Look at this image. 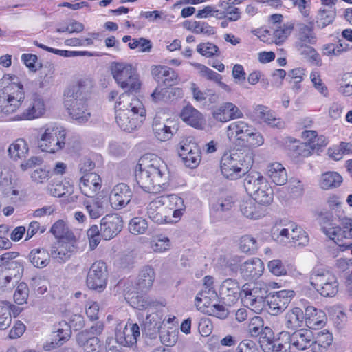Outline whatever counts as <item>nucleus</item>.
I'll return each instance as SVG.
<instances>
[{
  "mask_svg": "<svg viewBox=\"0 0 352 352\" xmlns=\"http://www.w3.org/2000/svg\"><path fill=\"white\" fill-rule=\"evenodd\" d=\"M10 92L0 96V118H4L14 113L21 105L25 98V90L21 83H12Z\"/></svg>",
  "mask_w": 352,
  "mask_h": 352,
  "instance_id": "nucleus-8",
  "label": "nucleus"
},
{
  "mask_svg": "<svg viewBox=\"0 0 352 352\" xmlns=\"http://www.w3.org/2000/svg\"><path fill=\"white\" fill-rule=\"evenodd\" d=\"M50 254L43 248L33 249L29 254L31 263L37 268L46 267L50 261Z\"/></svg>",
  "mask_w": 352,
  "mask_h": 352,
  "instance_id": "nucleus-36",
  "label": "nucleus"
},
{
  "mask_svg": "<svg viewBox=\"0 0 352 352\" xmlns=\"http://www.w3.org/2000/svg\"><path fill=\"white\" fill-rule=\"evenodd\" d=\"M179 155L186 166L196 168L201 161V152L198 145L192 141L187 140L181 143Z\"/></svg>",
  "mask_w": 352,
  "mask_h": 352,
  "instance_id": "nucleus-12",
  "label": "nucleus"
},
{
  "mask_svg": "<svg viewBox=\"0 0 352 352\" xmlns=\"http://www.w3.org/2000/svg\"><path fill=\"white\" fill-rule=\"evenodd\" d=\"M274 29V39L276 44H280L284 42L294 29V25L292 23H285L277 27H272Z\"/></svg>",
  "mask_w": 352,
  "mask_h": 352,
  "instance_id": "nucleus-48",
  "label": "nucleus"
},
{
  "mask_svg": "<svg viewBox=\"0 0 352 352\" xmlns=\"http://www.w3.org/2000/svg\"><path fill=\"white\" fill-rule=\"evenodd\" d=\"M123 228V221L116 214H108L100 221V234L105 240H110L117 236Z\"/></svg>",
  "mask_w": 352,
  "mask_h": 352,
  "instance_id": "nucleus-14",
  "label": "nucleus"
},
{
  "mask_svg": "<svg viewBox=\"0 0 352 352\" xmlns=\"http://www.w3.org/2000/svg\"><path fill=\"white\" fill-rule=\"evenodd\" d=\"M140 336L139 325L136 323H130L126 324L122 331L116 333V339L123 346H133L136 344Z\"/></svg>",
  "mask_w": 352,
  "mask_h": 352,
  "instance_id": "nucleus-23",
  "label": "nucleus"
},
{
  "mask_svg": "<svg viewBox=\"0 0 352 352\" xmlns=\"http://www.w3.org/2000/svg\"><path fill=\"white\" fill-rule=\"evenodd\" d=\"M155 276V271L152 267L148 265L143 267L136 283L137 289L142 292L148 290L153 285Z\"/></svg>",
  "mask_w": 352,
  "mask_h": 352,
  "instance_id": "nucleus-31",
  "label": "nucleus"
},
{
  "mask_svg": "<svg viewBox=\"0 0 352 352\" xmlns=\"http://www.w3.org/2000/svg\"><path fill=\"white\" fill-rule=\"evenodd\" d=\"M336 18V9L333 7H322L318 12L316 23L319 28H324L332 23Z\"/></svg>",
  "mask_w": 352,
  "mask_h": 352,
  "instance_id": "nucleus-41",
  "label": "nucleus"
},
{
  "mask_svg": "<svg viewBox=\"0 0 352 352\" xmlns=\"http://www.w3.org/2000/svg\"><path fill=\"white\" fill-rule=\"evenodd\" d=\"M83 201V206L91 219L99 218L104 213V201L98 198H92Z\"/></svg>",
  "mask_w": 352,
  "mask_h": 352,
  "instance_id": "nucleus-39",
  "label": "nucleus"
},
{
  "mask_svg": "<svg viewBox=\"0 0 352 352\" xmlns=\"http://www.w3.org/2000/svg\"><path fill=\"white\" fill-rule=\"evenodd\" d=\"M161 210L162 208H158L156 202H151L148 207L147 214L153 221L161 224L166 221Z\"/></svg>",
  "mask_w": 352,
  "mask_h": 352,
  "instance_id": "nucleus-56",
  "label": "nucleus"
},
{
  "mask_svg": "<svg viewBox=\"0 0 352 352\" xmlns=\"http://www.w3.org/2000/svg\"><path fill=\"white\" fill-rule=\"evenodd\" d=\"M160 327V322L155 319L154 316L147 315L142 324V331L149 338H154L159 331Z\"/></svg>",
  "mask_w": 352,
  "mask_h": 352,
  "instance_id": "nucleus-47",
  "label": "nucleus"
},
{
  "mask_svg": "<svg viewBox=\"0 0 352 352\" xmlns=\"http://www.w3.org/2000/svg\"><path fill=\"white\" fill-rule=\"evenodd\" d=\"M193 65L199 69V74L208 80H214L216 82L221 80L222 78V76L219 74L215 72L214 71L204 65L200 63H195Z\"/></svg>",
  "mask_w": 352,
  "mask_h": 352,
  "instance_id": "nucleus-55",
  "label": "nucleus"
},
{
  "mask_svg": "<svg viewBox=\"0 0 352 352\" xmlns=\"http://www.w3.org/2000/svg\"><path fill=\"white\" fill-rule=\"evenodd\" d=\"M111 71L116 82L126 92H136L140 89L138 74L131 65L115 63L111 65Z\"/></svg>",
  "mask_w": 352,
  "mask_h": 352,
  "instance_id": "nucleus-5",
  "label": "nucleus"
},
{
  "mask_svg": "<svg viewBox=\"0 0 352 352\" xmlns=\"http://www.w3.org/2000/svg\"><path fill=\"white\" fill-rule=\"evenodd\" d=\"M135 179L145 192L157 194L166 189L169 171L166 163L159 157L148 154L140 158L135 170Z\"/></svg>",
  "mask_w": 352,
  "mask_h": 352,
  "instance_id": "nucleus-1",
  "label": "nucleus"
},
{
  "mask_svg": "<svg viewBox=\"0 0 352 352\" xmlns=\"http://www.w3.org/2000/svg\"><path fill=\"white\" fill-rule=\"evenodd\" d=\"M294 296L293 290H280L275 292L267 300L268 312L276 316L283 312L291 302Z\"/></svg>",
  "mask_w": 352,
  "mask_h": 352,
  "instance_id": "nucleus-16",
  "label": "nucleus"
},
{
  "mask_svg": "<svg viewBox=\"0 0 352 352\" xmlns=\"http://www.w3.org/2000/svg\"><path fill=\"white\" fill-rule=\"evenodd\" d=\"M274 342L275 340L274 339L272 330L270 327H265L261 335L259 336L258 342L261 349L264 352H274Z\"/></svg>",
  "mask_w": 352,
  "mask_h": 352,
  "instance_id": "nucleus-45",
  "label": "nucleus"
},
{
  "mask_svg": "<svg viewBox=\"0 0 352 352\" xmlns=\"http://www.w3.org/2000/svg\"><path fill=\"white\" fill-rule=\"evenodd\" d=\"M32 180L36 184H43L50 178V171L42 168H38L31 173Z\"/></svg>",
  "mask_w": 352,
  "mask_h": 352,
  "instance_id": "nucleus-62",
  "label": "nucleus"
},
{
  "mask_svg": "<svg viewBox=\"0 0 352 352\" xmlns=\"http://www.w3.org/2000/svg\"><path fill=\"white\" fill-rule=\"evenodd\" d=\"M197 50L204 56L212 57L214 55H217L219 47L211 43H202L197 45Z\"/></svg>",
  "mask_w": 352,
  "mask_h": 352,
  "instance_id": "nucleus-60",
  "label": "nucleus"
},
{
  "mask_svg": "<svg viewBox=\"0 0 352 352\" xmlns=\"http://www.w3.org/2000/svg\"><path fill=\"white\" fill-rule=\"evenodd\" d=\"M219 294L228 304L235 303L241 294L238 281L232 278L223 280L219 288Z\"/></svg>",
  "mask_w": 352,
  "mask_h": 352,
  "instance_id": "nucleus-22",
  "label": "nucleus"
},
{
  "mask_svg": "<svg viewBox=\"0 0 352 352\" xmlns=\"http://www.w3.org/2000/svg\"><path fill=\"white\" fill-rule=\"evenodd\" d=\"M41 132L38 146L42 151L55 153L65 148L67 131L63 126L50 123L42 127Z\"/></svg>",
  "mask_w": 352,
  "mask_h": 352,
  "instance_id": "nucleus-4",
  "label": "nucleus"
},
{
  "mask_svg": "<svg viewBox=\"0 0 352 352\" xmlns=\"http://www.w3.org/2000/svg\"><path fill=\"white\" fill-rule=\"evenodd\" d=\"M170 208L173 210V217L180 218L186 210L184 199L177 195H170L168 197Z\"/></svg>",
  "mask_w": 352,
  "mask_h": 352,
  "instance_id": "nucleus-49",
  "label": "nucleus"
},
{
  "mask_svg": "<svg viewBox=\"0 0 352 352\" xmlns=\"http://www.w3.org/2000/svg\"><path fill=\"white\" fill-rule=\"evenodd\" d=\"M28 152V145L23 139H17L8 148L9 155L14 160L25 159Z\"/></svg>",
  "mask_w": 352,
  "mask_h": 352,
  "instance_id": "nucleus-40",
  "label": "nucleus"
},
{
  "mask_svg": "<svg viewBox=\"0 0 352 352\" xmlns=\"http://www.w3.org/2000/svg\"><path fill=\"white\" fill-rule=\"evenodd\" d=\"M233 203L231 197L219 199L215 203L212 204L210 209V214L216 217H220L222 212L232 208Z\"/></svg>",
  "mask_w": 352,
  "mask_h": 352,
  "instance_id": "nucleus-46",
  "label": "nucleus"
},
{
  "mask_svg": "<svg viewBox=\"0 0 352 352\" xmlns=\"http://www.w3.org/2000/svg\"><path fill=\"white\" fill-rule=\"evenodd\" d=\"M50 232L57 239H64L66 241H76L74 233L63 221L59 220L54 223Z\"/></svg>",
  "mask_w": 352,
  "mask_h": 352,
  "instance_id": "nucleus-34",
  "label": "nucleus"
},
{
  "mask_svg": "<svg viewBox=\"0 0 352 352\" xmlns=\"http://www.w3.org/2000/svg\"><path fill=\"white\" fill-rule=\"evenodd\" d=\"M316 342L319 343L320 346H329L331 344L333 341L332 334L327 330H323L318 332L316 336H314Z\"/></svg>",
  "mask_w": 352,
  "mask_h": 352,
  "instance_id": "nucleus-64",
  "label": "nucleus"
},
{
  "mask_svg": "<svg viewBox=\"0 0 352 352\" xmlns=\"http://www.w3.org/2000/svg\"><path fill=\"white\" fill-rule=\"evenodd\" d=\"M319 222L323 232L331 240L336 243H338L342 240L344 232L342 231L340 227L333 223L331 214L327 213L320 214Z\"/></svg>",
  "mask_w": 352,
  "mask_h": 352,
  "instance_id": "nucleus-20",
  "label": "nucleus"
},
{
  "mask_svg": "<svg viewBox=\"0 0 352 352\" xmlns=\"http://www.w3.org/2000/svg\"><path fill=\"white\" fill-rule=\"evenodd\" d=\"M263 320L260 316H254L248 324V331L252 336H260L264 330Z\"/></svg>",
  "mask_w": 352,
  "mask_h": 352,
  "instance_id": "nucleus-54",
  "label": "nucleus"
},
{
  "mask_svg": "<svg viewBox=\"0 0 352 352\" xmlns=\"http://www.w3.org/2000/svg\"><path fill=\"white\" fill-rule=\"evenodd\" d=\"M28 107L17 116V120H32L43 116L46 110L45 101L41 96L34 93L28 101Z\"/></svg>",
  "mask_w": 352,
  "mask_h": 352,
  "instance_id": "nucleus-11",
  "label": "nucleus"
},
{
  "mask_svg": "<svg viewBox=\"0 0 352 352\" xmlns=\"http://www.w3.org/2000/svg\"><path fill=\"white\" fill-rule=\"evenodd\" d=\"M266 175L276 185H284L287 181V173L284 166L279 162H272L267 164Z\"/></svg>",
  "mask_w": 352,
  "mask_h": 352,
  "instance_id": "nucleus-27",
  "label": "nucleus"
},
{
  "mask_svg": "<svg viewBox=\"0 0 352 352\" xmlns=\"http://www.w3.org/2000/svg\"><path fill=\"white\" fill-rule=\"evenodd\" d=\"M147 229V221L142 217H134L130 221L129 224V232L135 235L143 234Z\"/></svg>",
  "mask_w": 352,
  "mask_h": 352,
  "instance_id": "nucleus-50",
  "label": "nucleus"
},
{
  "mask_svg": "<svg viewBox=\"0 0 352 352\" xmlns=\"http://www.w3.org/2000/svg\"><path fill=\"white\" fill-rule=\"evenodd\" d=\"M94 86L92 79L89 76L80 78L75 84L70 86L65 91V98L88 100Z\"/></svg>",
  "mask_w": 352,
  "mask_h": 352,
  "instance_id": "nucleus-13",
  "label": "nucleus"
},
{
  "mask_svg": "<svg viewBox=\"0 0 352 352\" xmlns=\"http://www.w3.org/2000/svg\"><path fill=\"white\" fill-rule=\"evenodd\" d=\"M107 278L106 264L96 261L91 265L88 272L86 283L89 289L101 292L106 288Z\"/></svg>",
  "mask_w": 352,
  "mask_h": 352,
  "instance_id": "nucleus-9",
  "label": "nucleus"
},
{
  "mask_svg": "<svg viewBox=\"0 0 352 352\" xmlns=\"http://www.w3.org/2000/svg\"><path fill=\"white\" fill-rule=\"evenodd\" d=\"M267 287L261 283L245 284L241 288L243 304L255 313H260L265 306Z\"/></svg>",
  "mask_w": 352,
  "mask_h": 352,
  "instance_id": "nucleus-7",
  "label": "nucleus"
},
{
  "mask_svg": "<svg viewBox=\"0 0 352 352\" xmlns=\"http://www.w3.org/2000/svg\"><path fill=\"white\" fill-rule=\"evenodd\" d=\"M267 267L269 271L275 276H284L287 274L285 266L280 259H274L269 261Z\"/></svg>",
  "mask_w": 352,
  "mask_h": 352,
  "instance_id": "nucleus-58",
  "label": "nucleus"
},
{
  "mask_svg": "<svg viewBox=\"0 0 352 352\" xmlns=\"http://www.w3.org/2000/svg\"><path fill=\"white\" fill-rule=\"evenodd\" d=\"M29 296V288L25 283L18 284L14 294V300L18 305H23L27 302Z\"/></svg>",
  "mask_w": 352,
  "mask_h": 352,
  "instance_id": "nucleus-52",
  "label": "nucleus"
},
{
  "mask_svg": "<svg viewBox=\"0 0 352 352\" xmlns=\"http://www.w3.org/2000/svg\"><path fill=\"white\" fill-rule=\"evenodd\" d=\"M290 333L287 331H283L280 333L278 339L275 340L274 343V352H289L292 347L290 344Z\"/></svg>",
  "mask_w": 352,
  "mask_h": 352,
  "instance_id": "nucleus-51",
  "label": "nucleus"
},
{
  "mask_svg": "<svg viewBox=\"0 0 352 352\" xmlns=\"http://www.w3.org/2000/svg\"><path fill=\"white\" fill-rule=\"evenodd\" d=\"M253 164V154L250 151H233L225 153L221 160V171L229 179L240 178L248 172Z\"/></svg>",
  "mask_w": 352,
  "mask_h": 352,
  "instance_id": "nucleus-3",
  "label": "nucleus"
},
{
  "mask_svg": "<svg viewBox=\"0 0 352 352\" xmlns=\"http://www.w3.org/2000/svg\"><path fill=\"white\" fill-rule=\"evenodd\" d=\"M6 269L14 276V282H18L24 271L23 261L20 259H15L13 262L10 263Z\"/></svg>",
  "mask_w": 352,
  "mask_h": 352,
  "instance_id": "nucleus-57",
  "label": "nucleus"
},
{
  "mask_svg": "<svg viewBox=\"0 0 352 352\" xmlns=\"http://www.w3.org/2000/svg\"><path fill=\"white\" fill-rule=\"evenodd\" d=\"M342 182V177L336 172H327L321 175L320 186L322 189L337 188Z\"/></svg>",
  "mask_w": 352,
  "mask_h": 352,
  "instance_id": "nucleus-43",
  "label": "nucleus"
},
{
  "mask_svg": "<svg viewBox=\"0 0 352 352\" xmlns=\"http://www.w3.org/2000/svg\"><path fill=\"white\" fill-rule=\"evenodd\" d=\"M212 117L217 122H226L234 119L242 118L243 113L232 102H223L212 111Z\"/></svg>",
  "mask_w": 352,
  "mask_h": 352,
  "instance_id": "nucleus-17",
  "label": "nucleus"
},
{
  "mask_svg": "<svg viewBox=\"0 0 352 352\" xmlns=\"http://www.w3.org/2000/svg\"><path fill=\"white\" fill-rule=\"evenodd\" d=\"M60 327H55L56 331L54 332V337L57 338L59 342H64L70 336V329L66 322L59 323Z\"/></svg>",
  "mask_w": 352,
  "mask_h": 352,
  "instance_id": "nucleus-63",
  "label": "nucleus"
},
{
  "mask_svg": "<svg viewBox=\"0 0 352 352\" xmlns=\"http://www.w3.org/2000/svg\"><path fill=\"white\" fill-rule=\"evenodd\" d=\"M79 345L84 346L85 352H100V341L96 336L87 337L86 332H80L76 336Z\"/></svg>",
  "mask_w": 352,
  "mask_h": 352,
  "instance_id": "nucleus-33",
  "label": "nucleus"
},
{
  "mask_svg": "<svg viewBox=\"0 0 352 352\" xmlns=\"http://www.w3.org/2000/svg\"><path fill=\"white\" fill-rule=\"evenodd\" d=\"M102 181L96 173H87L80 178V189L88 197H93L101 188Z\"/></svg>",
  "mask_w": 352,
  "mask_h": 352,
  "instance_id": "nucleus-21",
  "label": "nucleus"
},
{
  "mask_svg": "<svg viewBox=\"0 0 352 352\" xmlns=\"http://www.w3.org/2000/svg\"><path fill=\"white\" fill-rule=\"evenodd\" d=\"M76 241H60L57 247L51 250L50 256L59 263H64L69 260L76 251Z\"/></svg>",
  "mask_w": 352,
  "mask_h": 352,
  "instance_id": "nucleus-25",
  "label": "nucleus"
},
{
  "mask_svg": "<svg viewBox=\"0 0 352 352\" xmlns=\"http://www.w3.org/2000/svg\"><path fill=\"white\" fill-rule=\"evenodd\" d=\"M240 210L245 217L250 219H258L263 215L260 206L252 199L243 201L240 205Z\"/></svg>",
  "mask_w": 352,
  "mask_h": 352,
  "instance_id": "nucleus-38",
  "label": "nucleus"
},
{
  "mask_svg": "<svg viewBox=\"0 0 352 352\" xmlns=\"http://www.w3.org/2000/svg\"><path fill=\"white\" fill-rule=\"evenodd\" d=\"M289 340L292 347L305 350L311 346L314 335L311 331L302 329L290 334Z\"/></svg>",
  "mask_w": 352,
  "mask_h": 352,
  "instance_id": "nucleus-26",
  "label": "nucleus"
},
{
  "mask_svg": "<svg viewBox=\"0 0 352 352\" xmlns=\"http://www.w3.org/2000/svg\"><path fill=\"white\" fill-rule=\"evenodd\" d=\"M310 283L325 297L334 296L338 291L339 284L336 275L325 268H314L310 275Z\"/></svg>",
  "mask_w": 352,
  "mask_h": 352,
  "instance_id": "nucleus-6",
  "label": "nucleus"
},
{
  "mask_svg": "<svg viewBox=\"0 0 352 352\" xmlns=\"http://www.w3.org/2000/svg\"><path fill=\"white\" fill-rule=\"evenodd\" d=\"M264 143V139L259 132L252 127L251 131L245 141L243 146L257 147Z\"/></svg>",
  "mask_w": 352,
  "mask_h": 352,
  "instance_id": "nucleus-59",
  "label": "nucleus"
},
{
  "mask_svg": "<svg viewBox=\"0 0 352 352\" xmlns=\"http://www.w3.org/2000/svg\"><path fill=\"white\" fill-rule=\"evenodd\" d=\"M16 307L8 301L0 302V330H5L12 323L10 310Z\"/></svg>",
  "mask_w": 352,
  "mask_h": 352,
  "instance_id": "nucleus-44",
  "label": "nucleus"
},
{
  "mask_svg": "<svg viewBox=\"0 0 352 352\" xmlns=\"http://www.w3.org/2000/svg\"><path fill=\"white\" fill-rule=\"evenodd\" d=\"M298 32V41L296 43H305L314 44L316 42V38L314 32L312 23L307 25L304 23H298L296 26Z\"/></svg>",
  "mask_w": 352,
  "mask_h": 352,
  "instance_id": "nucleus-42",
  "label": "nucleus"
},
{
  "mask_svg": "<svg viewBox=\"0 0 352 352\" xmlns=\"http://www.w3.org/2000/svg\"><path fill=\"white\" fill-rule=\"evenodd\" d=\"M304 314L305 322L309 328H318L324 325L326 316L323 311L309 306L306 307Z\"/></svg>",
  "mask_w": 352,
  "mask_h": 352,
  "instance_id": "nucleus-28",
  "label": "nucleus"
},
{
  "mask_svg": "<svg viewBox=\"0 0 352 352\" xmlns=\"http://www.w3.org/2000/svg\"><path fill=\"white\" fill-rule=\"evenodd\" d=\"M264 265L258 258H250L240 265L239 272L245 280H253L258 278L263 274Z\"/></svg>",
  "mask_w": 352,
  "mask_h": 352,
  "instance_id": "nucleus-19",
  "label": "nucleus"
},
{
  "mask_svg": "<svg viewBox=\"0 0 352 352\" xmlns=\"http://www.w3.org/2000/svg\"><path fill=\"white\" fill-rule=\"evenodd\" d=\"M172 121L167 120L166 122H162L160 119L155 117L153 122V131L155 138L160 141H166L170 140L173 131L172 126L169 125Z\"/></svg>",
  "mask_w": 352,
  "mask_h": 352,
  "instance_id": "nucleus-32",
  "label": "nucleus"
},
{
  "mask_svg": "<svg viewBox=\"0 0 352 352\" xmlns=\"http://www.w3.org/2000/svg\"><path fill=\"white\" fill-rule=\"evenodd\" d=\"M239 248L245 253L254 254L257 249L256 241L251 236H243L240 239Z\"/></svg>",
  "mask_w": 352,
  "mask_h": 352,
  "instance_id": "nucleus-53",
  "label": "nucleus"
},
{
  "mask_svg": "<svg viewBox=\"0 0 352 352\" xmlns=\"http://www.w3.org/2000/svg\"><path fill=\"white\" fill-rule=\"evenodd\" d=\"M180 118L187 124L197 129H203L204 127L205 120L203 115L192 106L184 107Z\"/></svg>",
  "mask_w": 352,
  "mask_h": 352,
  "instance_id": "nucleus-24",
  "label": "nucleus"
},
{
  "mask_svg": "<svg viewBox=\"0 0 352 352\" xmlns=\"http://www.w3.org/2000/svg\"><path fill=\"white\" fill-rule=\"evenodd\" d=\"M303 311L299 307H294L285 315V325L287 329L294 330L301 327L305 322Z\"/></svg>",
  "mask_w": 352,
  "mask_h": 352,
  "instance_id": "nucleus-30",
  "label": "nucleus"
},
{
  "mask_svg": "<svg viewBox=\"0 0 352 352\" xmlns=\"http://www.w3.org/2000/svg\"><path fill=\"white\" fill-rule=\"evenodd\" d=\"M152 74L158 80H162L167 87H172L178 82L177 74L171 68L157 66L152 70Z\"/></svg>",
  "mask_w": 352,
  "mask_h": 352,
  "instance_id": "nucleus-29",
  "label": "nucleus"
},
{
  "mask_svg": "<svg viewBox=\"0 0 352 352\" xmlns=\"http://www.w3.org/2000/svg\"><path fill=\"white\" fill-rule=\"evenodd\" d=\"M64 106L69 116L78 123L86 122L91 116L87 100L65 98Z\"/></svg>",
  "mask_w": 352,
  "mask_h": 352,
  "instance_id": "nucleus-10",
  "label": "nucleus"
},
{
  "mask_svg": "<svg viewBox=\"0 0 352 352\" xmlns=\"http://www.w3.org/2000/svg\"><path fill=\"white\" fill-rule=\"evenodd\" d=\"M115 108L116 121L120 128L125 131L131 132L140 126L146 116L142 102L131 93L122 94Z\"/></svg>",
  "mask_w": 352,
  "mask_h": 352,
  "instance_id": "nucleus-2",
  "label": "nucleus"
},
{
  "mask_svg": "<svg viewBox=\"0 0 352 352\" xmlns=\"http://www.w3.org/2000/svg\"><path fill=\"white\" fill-rule=\"evenodd\" d=\"M195 34H205L211 35L214 34V29L205 22L194 21L189 28Z\"/></svg>",
  "mask_w": 352,
  "mask_h": 352,
  "instance_id": "nucleus-61",
  "label": "nucleus"
},
{
  "mask_svg": "<svg viewBox=\"0 0 352 352\" xmlns=\"http://www.w3.org/2000/svg\"><path fill=\"white\" fill-rule=\"evenodd\" d=\"M252 126L244 121H236L230 123L227 128L226 134L230 141L244 145L245 141L251 131Z\"/></svg>",
  "mask_w": 352,
  "mask_h": 352,
  "instance_id": "nucleus-18",
  "label": "nucleus"
},
{
  "mask_svg": "<svg viewBox=\"0 0 352 352\" xmlns=\"http://www.w3.org/2000/svg\"><path fill=\"white\" fill-rule=\"evenodd\" d=\"M262 180H266V179L260 173L256 171L249 173L243 182V186L247 192L251 195L256 192L263 183Z\"/></svg>",
  "mask_w": 352,
  "mask_h": 352,
  "instance_id": "nucleus-37",
  "label": "nucleus"
},
{
  "mask_svg": "<svg viewBox=\"0 0 352 352\" xmlns=\"http://www.w3.org/2000/svg\"><path fill=\"white\" fill-rule=\"evenodd\" d=\"M263 183L256 192L251 195L254 199L258 204L267 205L273 200V192L267 180H262Z\"/></svg>",
  "mask_w": 352,
  "mask_h": 352,
  "instance_id": "nucleus-35",
  "label": "nucleus"
},
{
  "mask_svg": "<svg viewBox=\"0 0 352 352\" xmlns=\"http://www.w3.org/2000/svg\"><path fill=\"white\" fill-rule=\"evenodd\" d=\"M133 192L130 187L124 183L116 185L110 193V203L116 210L125 208L131 201Z\"/></svg>",
  "mask_w": 352,
  "mask_h": 352,
  "instance_id": "nucleus-15",
  "label": "nucleus"
}]
</instances>
